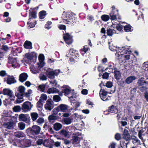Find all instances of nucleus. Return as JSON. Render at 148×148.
Returning <instances> with one entry per match:
<instances>
[{
    "label": "nucleus",
    "instance_id": "a19ab883",
    "mask_svg": "<svg viewBox=\"0 0 148 148\" xmlns=\"http://www.w3.org/2000/svg\"><path fill=\"white\" fill-rule=\"evenodd\" d=\"M46 85L45 84L40 85L38 86V90L42 92H44L45 88Z\"/></svg>",
    "mask_w": 148,
    "mask_h": 148
},
{
    "label": "nucleus",
    "instance_id": "dca6fc26",
    "mask_svg": "<svg viewBox=\"0 0 148 148\" xmlns=\"http://www.w3.org/2000/svg\"><path fill=\"white\" fill-rule=\"evenodd\" d=\"M38 59L39 60V62L38 63V65L40 66H43L45 64L44 62V56L43 54H41L39 56Z\"/></svg>",
    "mask_w": 148,
    "mask_h": 148
},
{
    "label": "nucleus",
    "instance_id": "1a4fd4ad",
    "mask_svg": "<svg viewBox=\"0 0 148 148\" xmlns=\"http://www.w3.org/2000/svg\"><path fill=\"white\" fill-rule=\"evenodd\" d=\"M107 92L104 90H101L99 92V95L101 99L104 101H105L107 100L108 96L107 95Z\"/></svg>",
    "mask_w": 148,
    "mask_h": 148
},
{
    "label": "nucleus",
    "instance_id": "c9c22d12",
    "mask_svg": "<svg viewBox=\"0 0 148 148\" xmlns=\"http://www.w3.org/2000/svg\"><path fill=\"white\" fill-rule=\"evenodd\" d=\"M144 78H141L138 80V83L139 86L144 85L146 84V82L144 80Z\"/></svg>",
    "mask_w": 148,
    "mask_h": 148
},
{
    "label": "nucleus",
    "instance_id": "6e6d98bb",
    "mask_svg": "<svg viewBox=\"0 0 148 148\" xmlns=\"http://www.w3.org/2000/svg\"><path fill=\"white\" fill-rule=\"evenodd\" d=\"M113 86L112 83L111 82H107L106 84V86L108 88H111Z\"/></svg>",
    "mask_w": 148,
    "mask_h": 148
},
{
    "label": "nucleus",
    "instance_id": "69168bd1",
    "mask_svg": "<svg viewBox=\"0 0 148 148\" xmlns=\"http://www.w3.org/2000/svg\"><path fill=\"white\" fill-rule=\"evenodd\" d=\"M6 75V71H1L0 72V76L4 77Z\"/></svg>",
    "mask_w": 148,
    "mask_h": 148
},
{
    "label": "nucleus",
    "instance_id": "cd10ccee",
    "mask_svg": "<svg viewBox=\"0 0 148 148\" xmlns=\"http://www.w3.org/2000/svg\"><path fill=\"white\" fill-rule=\"evenodd\" d=\"M25 48L26 49H32V44L30 42L27 41L24 44Z\"/></svg>",
    "mask_w": 148,
    "mask_h": 148
},
{
    "label": "nucleus",
    "instance_id": "4d7b16f0",
    "mask_svg": "<svg viewBox=\"0 0 148 148\" xmlns=\"http://www.w3.org/2000/svg\"><path fill=\"white\" fill-rule=\"evenodd\" d=\"M44 120L43 118L40 117L37 120V122L38 124H42L43 123Z\"/></svg>",
    "mask_w": 148,
    "mask_h": 148
},
{
    "label": "nucleus",
    "instance_id": "8fccbe9b",
    "mask_svg": "<svg viewBox=\"0 0 148 148\" xmlns=\"http://www.w3.org/2000/svg\"><path fill=\"white\" fill-rule=\"evenodd\" d=\"M52 23L51 21H48L47 22V23L45 25V28L46 29H49L51 28V25Z\"/></svg>",
    "mask_w": 148,
    "mask_h": 148
},
{
    "label": "nucleus",
    "instance_id": "09e8293b",
    "mask_svg": "<svg viewBox=\"0 0 148 148\" xmlns=\"http://www.w3.org/2000/svg\"><path fill=\"white\" fill-rule=\"evenodd\" d=\"M13 110L15 112H18L21 110V108L20 106H16L13 108Z\"/></svg>",
    "mask_w": 148,
    "mask_h": 148
},
{
    "label": "nucleus",
    "instance_id": "a878e982",
    "mask_svg": "<svg viewBox=\"0 0 148 148\" xmlns=\"http://www.w3.org/2000/svg\"><path fill=\"white\" fill-rule=\"evenodd\" d=\"M16 82V81L14 77H8L7 79V83L9 84L15 83Z\"/></svg>",
    "mask_w": 148,
    "mask_h": 148
},
{
    "label": "nucleus",
    "instance_id": "a18cd8bd",
    "mask_svg": "<svg viewBox=\"0 0 148 148\" xmlns=\"http://www.w3.org/2000/svg\"><path fill=\"white\" fill-rule=\"evenodd\" d=\"M19 128L21 130H23L25 127V124L23 122H20L18 124Z\"/></svg>",
    "mask_w": 148,
    "mask_h": 148
},
{
    "label": "nucleus",
    "instance_id": "052dcab7",
    "mask_svg": "<svg viewBox=\"0 0 148 148\" xmlns=\"http://www.w3.org/2000/svg\"><path fill=\"white\" fill-rule=\"evenodd\" d=\"M116 144V143L115 142H112L110 143V145L109 146V148H115Z\"/></svg>",
    "mask_w": 148,
    "mask_h": 148
},
{
    "label": "nucleus",
    "instance_id": "393cba45",
    "mask_svg": "<svg viewBox=\"0 0 148 148\" xmlns=\"http://www.w3.org/2000/svg\"><path fill=\"white\" fill-rule=\"evenodd\" d=\"M60 134L65 137L69 138L71 136V133L66 130H62L60 131Z\"/></svg>",
    "mask_w": 148,
    "mask_h": 148
},
{
    "label": "nucleus",
    "instance_id": "5fc2aeb1",
    "mask_svg": "<svg viewBox=\"0 0 148 148\" xmlns=\"http://www.w3.org/2000/svg\"><path fill=\"white\" fill-rule=\"evenodd\" d=\"M39 78L40 79L42 80H46L47 79L45 75L42 74L39 76Z\"/></svg>",
    "mask_w": 148,
    "mask_h": 148
},
{
    "label": "nucleus",
    "instance_id": "0e129e2a",
    "mask_svg": "<svg viewBox=\"0 0 148 148\" xmlns=\"http://www.w3.org/2000/svg\"><path fill=\"white\" fill-rule=\"evenodd\" d=\"M81 92L83 95H86L88 94V90L87 89H84L82 90Z\"/></svg>",
    "mask_w": 148,
    "mask_h": 148
},
{
    "label": "nucleus",
    "instance_id": "20e7f679",
    "mask_svg": "<svg viewBox=\"0 0 148 148\" xmlns=\"http://www.w3.org/2000/svg\"><path fill=\"white\" fill-rule=\"evenodd\" d=\"M63 88L62 92L64 94L65 96H67L72 93H73L74 90H72L71 88L67 85H64L62 86Z\"/></svg>",
    "mask_w": 148,
    "mask_h": 148
},
{
    "label": "nucleus",
    "instance_id": "338daca9",
    "mask_svg": "<svg viewBox=\"0 0 148 148\" xmlns=\"http://www.w3.org/2000/svg\"><path fill=\"white\" fill-rule=\"evenodd\" d=\"M58 28L60 29L65 30L66 29V26L63 25H60L58 26Z\"/></svg>",
    "mask_w": 148,
    "mask_h": 148
},
{
    "label": "nucleus",
    "instance_id": "3c124183",
    "mask_svg": "<svg viewBox=\"0 0 148 148\" xmlns=\"http://www.w3.org/2000/svg\"><path fill=\"white\" fill-rule=\"evenodd\" d=\"M56 116L52 115H49L48 117V120L50 122H51L52 120L56 119Z\"/></svg>",
    "mask_w": 148,
    "mask_h": 148
},
{
    "label": "nucleus",
    "instance_id": "680f3d73",
    "mask_svg": "<svg viewBox=\"0 0 148 148\" xmlns=\"http://www.w3.org/2000/svg\"><path fill=\"white\" fill-rule=\"evenodd\" d=\"M115 138L116 140H119L121 138L120 134L119 133L116 134L115 135Z\"/></svg>",
    "mask_w": 148,
    "mask_h": 148
},
{
    "label": "nucleus",
    "instance_id": "de8ad7c7",
    "mask_svg": "<svg viewBox=\"0 0 148 148\" xmlns=\"http://www.w3.org/2000/svg\"><path fill=\"white\" fill-rule=\"evenodd\" d=\"M101 18L102 20L104 21H107L109 18V16L106 15H102L101 17Z\"/></svg>",
    "mask_w": 148,
    "mask_h": 148
},
{
    "label": "nucleus",
    "instance_id": "a211bd4d",
    "mask_svg": "<svg viewBox=\"0 0 148 148\" xmlns=\"http://www.w3.org/2000/svg\"><path fill=\"white\" fill-rule=\"evenodd\" d=\"M17 91L21 94V97L20 99H22L25 90V88L23 86H20L17 88Z\"/></svg>",
    "mask_w": 148,
    "mask_h": 148
},
{
    "label": "nucleus",
    "instance_id": "ddd939ff",
    "mask_svg": "<svg viewBox=\"0 0 148 148\" xmlns=\"http://www.w3.org/2000/svg\"><path fill=\"white\" fill-rule=\"evenodd\" d=\"M25 58L30 60L34 58L35 59L37 58L36 53L34 52H32L30 53H26L25 54Z\"/></svg>",
    "mask_w": 148,
    "mask_h": 148
},
{
    "label": "nucleus",
    "instance_id": "423d86ee",
    "mask_svg": "<svg viewBox=\"0 0 148 148\" xmlns=\"http://www.w3.org/2000/svg\"><path fill=\"white\" fill-rule=\"evenodd\" d=\"M40 130V127L37 125L33 126L30 130V133L33 135L38 134Z\"/></svg>",
    "mask_w": 148,
    "mask_h": 148
},
{
    "label": "nucleus",
    "instance_id": "e2e57ef3",
    "mask_svg": "<svg viewBox=\"0 0 148 148\" xmlns=\"http://www.w3.org/2000/svg\"><path fill=\"white\" fill-rule=\"evenodd\" d=\"M32 93V90H29L27 92L25 93V96L27 97H28L30 96V95Z\"/></svg>",
    "mask_w": 148,
    "mask_h": 148
},
{
    "label": "nucleus",
    "instance_id": "e433bc0d",
    "mask_svg": "<svg viewBox=\"0 0 148 148\" xmlns=\"http://www.w3.org/2000/svg\"><path fill=\"white\" fill-rule=\"evenodd\" d=\"M39 18L40 19H43L45 17L46 15V12L44 10H42L39 13Z\"/></svg>",
    "mask_w": 148,
    "mask_h": 148
},
{
    "label": "nucleus",
    "instance_id": "774afa93",
    "mask_svg": "<svg viewBox=\"0 0 148 148\" xmlns=\"http://www.w3.org/2000/svg\"><path fill=\"white\" fill-rule=\"evenodd\" d=\"M145 97L147 101H148V89H147V91L145 93Z\"/></svg>",
    "mask_w": 148,
    "mask_h": 148
},
{
    "label": "nucleus",
    "instance_id": "aec40b11",
    "mask_svg": "<svg viewBox=\"0 0 148 148\" xmlns=\"http://www.w3.org/2000/svg\"><path fill=\"white\" fill-rule=\"evenodd\" d=\"M28 117V115L27 114H21L19 116V120L20 121L26 122L27 121Z\"/></svg>",
    "mask_w": 148,
    "mask_h": 148
},
{
    "label": "nucleus",
    "instance_id": "9b49d317",
    "mask_svg": "<svg viewBox=\"0 0 148 148\" xmlns=\"http://www.w3.org/2000/svg\"><path fill=\"white\" fill-rule=\"evenodd\" d=\"M8 63L12 64V67L15 68L17 65V60L15 58H12L10 56L8 58Z\"/></svg>",
    "mask_w": 148,
    "mask_h": 148
},
{
    "label": "nucleus",
    "instance_id": "39448f33",
    "mask_svg": "<svg viewBox=\"0 0 148 148\" xmlns=\"http://www.w3.org/2000/svg\"><path fill=\"white\" fill-rule=\"evenodd\" d=\"M53 102L50 100H48L45 104L44 108L46 110L51 111L53 108Z\"/></svg>",
    "mask_w": 148,
    "mask_h": 148
},
{
    "label": "nucleus",
    "instance_id": "0eeeda50",
    "mask_svg": "<svg viewBox=\"0 0 148 148\" xmlns=\"http://www.w3.org/2000/svg\"><path fill=\"white\" fill-rule=\"evenodd\" d=\"M56 70L53 71L50 69H48L46 72V74L48 77L50 79H53L56 75Z\"/></svg>",
    "mask_w": 148,
    "mask_h": 148
},
{
    "label": "nucleus",
    "instance_id": "37998d69",
    "mask_svg": "<svg viewBox=\"0 0 148 148\" xmlns=\"http://www.w3.org/2000/svg\"><path fill=\"white\" fill-rule=\"evenodd\" d=\"M79 133L78 132H75L73 133L74 135H75L76 136H74V138H73V140L74 142H77L79 140H78V137L77 136H78L79 135V134H78V133Z\"/></svg>",
    "mask_w": 148,
    "mask_h": 148
},
{
    "label": "nucleus",
    "instance_id": "473e14b6",
    "mask_svg": "<svg viewBox=\"0 0 148 148\" xmlns=\"http://www.w3.org/2000/svg\"><path fill=\"white\" fill-rule=\"evenodd\" d=\"M114 74L115 78L117 80L120 79L121 77V74L120 72L117 70H115L114 71Z\"/></svg>",
    "mask_w": 148,
    "mask_h": 148
},
{
    "label": "nucleus",
    "instance_id": "9d476101",
    "mask_svg": "<svg viewBox=\"0 0 148 148\" xmlns=\"http://www.w3.org/2000/svg\"><path fill=\"white\" fill-rule=\"evenodd\" d=\"M64 14H65L66 18H67V19H66V20L72 23H75V21H72L73 19V17H72L73 16V13L72 12H69L66 14H65L64 13L63 15H64Z\"/></svg>",
    "mask_w": 148,
    "mask_h": 148
},
{
    "label": "nucleus",
    "instance_id": "412c9836",
    "mask_svg": "<svg viewBox=\"0 0 148 148\" xmlns=\"http://www.w3.org/2000/svg\"><path fill=\"white\" fill-rule=\"evenodd\" d=\"M108 112L111 113L116 114L118 112V110L116 107L114 106H112L109 108Z\"/></svg>",
    "mask_w": 148,
    "mask_h": 148
},
{
    "label": "nucleus",
    "instance_id": "bb28decb",
    "mask_svg": "<svg viewBox=\"0 0 148 148\" xmlns=\"http://www.w3.org/2000/svg\"><path fill=\"white\" fill-rule=\"evenodd\" d=\"M58 92V90L54 88H50L47 91V93L49 94L56 93Z\"/></svg>",
    "mask_w": 148,
    "mask_h": 148
},
{
    "label": "nucleus",
    "instance_id": "49530a36",
    "mask_svg": "<svg viewBox=\"0 0 148 148\" xmlns=\"http://www.w3.org/2000/svg\"><path fill=\"white\" fill-rule=\"evenodd\" d=\"M60 111V110L58 106L57 107L55 108L52 111V114L56 115L58 114V113Z\"/></svg>",
    "mask_w": 148,
    "mask_h": 148
},
{
    "label": "nucleus",
    "instance_id": "7ed1b4c3",
    "mask_svg": "<svg viewBox=\"0 0 148 148\" xmlns=\"http://www.w3.org/2000/svg\"><path fill=\"white\" fill-rule=\"evenodd\" d=\"M3 94L5 95H7L9 99L12 101L15 99V97L12 91L9 88L4 89L3 90Z\"/></svg>",
    "mask_w": 148,
    "mask_h": 148
},
{
    "label": "nucleus",
    "instance_id": "79ce46f5",
    "mask_svg": "<svg viewBox=\"0 0 148 148\" xmlns=\"http://www.w3.org/2000/svg\"><path fill=\"white\" fill-rule=\"evenodd\" d=\"M53 100L56 102H58L61 100V98L58 95H54L53 98Z\"/></svg>",
    "mask_w": 148,
    "mask_h": 148
},
{
    "label": "nucleus",
    "instance_id": "4c0bfd02",
    "mask_svg": "<svg viewBox=\"0 0 148 148\" xmlns=\"http://www.w3.org/2000/svg\"><path fill=\"white\" fill-rule=\"evenodd\" d=\"M47 99V96L45 94H42L40 97L39 100L44 102V101L46 100Z\"/></svg>",
    "mask_w": 148,
    "mask_h": 148
},
{
    "label": "nucleus",
    "instance_id": "f3484780",
    "mask_svg": "<svg viewBox=\"0 0 148 148\" xmlns=\"http://www.w3.org/2000/svg\"><path fill=\"white\" fill-rule=\"evenodd\" d=\"M28 75L25 73H23L21 74L19 76V80L22 82L26 81Z\"/></svg>",
    "mask_w": 148,
    "mask_h": 148
},
{
    "label": "nucleus",
    "instance_id": "864d4df0",
    "mask_svg": "<svg viewBox=\"0 0 148 148\" xmlns=\"http://www.w3.org/2000/svg\"><path fill=\"white\" fill-rule=\"evenodd\" d=\"M143 69L145 71H148V65L146 63H144L143 64Z\"/></svg>",
    "mask_w": 148,
    "mask_h": 148
},
{
    "label": "nucleus",
    "instance_id": "b1692460",
    "mask_svg": "<svg viewBox=\"0 0 148 148\" xmlns=\"http://www.w3.org/2000/svg\"><path fill=\"white\" fill-rule=\"evenodd\" d=\"M124 30L125 32H132L133 30V28L130 24H127L124 27Z\"/></svg>",
    "mask_w": 148,
    "mask_h": 148
},
{
    "label": "nucleus",
    "instance_id": "f03ea898",
    "mask_svg": "<svg viewBox=\"0 0 148 148\" xmlns=\"http://www.w3.org/2000/svg\"><path fill=\"white\" fill-rule=\"evenodd\" d=\"M66 56L69 58V60L70 61L73 62L74 61L75 59L78 58L79 56V54L74 49H70Z\"/></svg>",
    "mask_w": 148,
    "mask_h": 148
},
{
    "label": "nucleus",
    "instance_id": "bf43d9fd",
    "mask_svg": "<svg viewBox=\"0 0 148 148\" xmlns=\"http://www.w3.org/2000/svg\"><path fill=\"white\" fill-rule=\"evenodd\" d=\"M27 24L28 25V27L30 28L34 27L35 25V23L30 22H28Z\"/></svg>",
    "mask_w": 148,
    "mask_h": 148
},
{
    "label": "nucleus",
    "instance_id": "13d9d810",
    "mask_svg": "<svg viewBox=\"0 0 148 148\" xmlns=\"http://www.w3.org/2000/svg\"><path fill=\"white\" fill-rule=\"evenodd\" d=\"M116 29L119 31H121L123 29V26L121 25H117L116 26Z\"/></svg>",
    "mask_w": 148,
    "mask_h": 148
},
{
    "label": "nucleus",
    "instance_id": "7c9ffc66",
    "mask_svg": "<svg viewBox=\"0 0 148 148\" xmlns=\"http://www.w3.org/2000/svg\"><path fill=\"white\" fill-rule=\"evenodd\" d=\"M14 136L16 137H23L25 136V134L22 132H18L14 133Z\"/></svg>",
    "mask_w": 148,
    "mask_h": 148
},
{
    "label": "nucleus",
    "instance_id": "58836bf2",
    "mask_svg": "<svg viewBox=\"0 0 148 148\" xmlns=\"http://www.w3.org/2000/svg\"><path fill=\"white\" fill-rule=\"evenodd\" d=\"M63 121L64 123L67 125L71 124L72 122V119L69 117L64 118Z\"/></svg>",
    "mask_w": 148,
    "mask_h": 148
},
{
    "label": "nucleus",
    "instance_id": "2eb2a0df",
    "mask_svg": "<svg viewBox=\"0 0 148 148\" xmlns=\"http://www.w3.org/2000/svg\"><path fill=\"white\" fill-rule=\"evenodd\" d=\"M58 107L60 111L63 112H67L69 108L68 106L64 104H60Z\"/></svg>",
    "mask_w": 148,
    "mask_h": 148
},
{
    "label": "nucleus",
    "instance_id": "72a5a7b5",
    "mask_svg": "<svg viewBox=\"0 0 148 148\" xmlns=\"http://www.w3.org/2000/svg\"><path fill=\"white\" fill-rule=\"evenodd\" d=\"M32 120L34 121L36 120L38 117V114L36 112H32L30 114Z\"/></svg>",
    "mask_w": 148,
    "mask_h": 148
},
{
    "label": "nucleus",
    "instance_id": "6ab92c4d",
    "mask_svg": "<svg viewBox=\"0 0 148 148\" xmlns=\"http://www.w3.org/2000/svg\"><path fill=\"white\" fill-rule=\"evenodd\" d=\"M118 12V10H116L115 11H112L110 13V15L111 19L113 21H116L117 18H116V14Z\"/></svg>",
    "mask_w": 148,
    "mask_h": 148
},
{
    "label": "nucleus",
    "instance_id": "c756f323",
    "mask_svg": "<svg viewBox=\"0 0 148 148\" xmlns=\"http://www.w3.org/2000/svg\"><path fill=\"white\" fill-rule=\"evenodd\" d=\"M62 127V124L58 123H56L54 124L53 128L56 131H58L61 129Z\"/></svg>",
    "mask_w": 148,
    "mask_h": 148
},
{
    "label": "nucleus",
    "instance_id": "603ef678",
    "mask_svg": "<svg viewBox=\"0 0 148 148\" xmlns=\"http://www.w3.org/2000/svg\"><path fill=\"white\" fill-rule=\"evenodd\" d=\"M1 49L5 51H8L9 50V48L6 45L2 46Z\"/></svg>",
    "mask_w": 148,
    "mask_h": 148
},
{
    "label": "nucleus",
    "instance_id": "f8f14e48",
    "mask_svg": "<svg viewBox=\"0 0 148 148\" xmlns=\"http://www.w3.org/2000/svg\"><path fill=\"white\" fill-rule=\"evenodd\" d=\"M32 106L31 103L27 101L24 102L22 105V108L23 109L27 111H30L31 109Z\"/></svg>",
    "mask_w": 148,
    "mask_h": 148
},
{
    "label": "nucleus",
    "instance_id": "2f4dec72",
    "mask_svg": "<svg viewBox=\"0 0 148 148\" xmlns=\"http://www.w3.org/2000/svg\"><path fill=\"white\" fill-rule=\"evenodd\" d=\"M29 16L30 18H35L37 17V12L33 10H30Z\"/></svg>",
    "mask_w": 148,
    "mask_h": 148
},
{
    "label": "nucleus",
    "instance_id": "4be33fe9",
    "mask_svg": "<svg viewBox=\"0 0 148 148\" xmlns=\"http://www.w3.org/2000/svg\"><path fill=\"white\" fill-rule=\"evenodd\" d=\"M4 126L8 129H12L13 127V123L12 122H9L7 123H3Z\"/></svg>",
    "mask_w": 148,
    "mask_h": 148
},
{
    "label": "nucleus",
    "instance_id": "c85d7f7f",
    "mask_svg": "<svg viewBox=\"0 0 148 148\" xmlns=\"http://www.w3.org/2000/svg\"><path fill=\"white\" fill-rule=\"evenodd\" d=\"M43 102L42 101L39 100L37 102L36 104L38 110L39 111H41L42 109V106L43 105Z\"/></svg>",
    "mask_w": 148,
    "mask_h": 148
},
{
    "label": "nucleus",
    "instance_id": "5701e85b",
    "mask_svg": "<svg viewBox=\"0 0 148 148\" xmlns=\"http://www.w3.org/2000/svg\"><path fill=\"white\" fill-rule=\"evenodd\" d=\"M136 79L135 76H131L127 77L125 80L126 83L129 84L132 83L133 81Z\"/></svg>",
    "mask_w": 148,
    "mask_h": 148
},
{
    "label": "nucleus",
    "instance_id": "f257e3e1",
    "mask_svg": "<svg viewBox=\"0 0 148 148\" xmlns=\"http://www.w3.org/2000/svg\"><path fill=\"white\" fill-rule=\"evenodd\" d=\"M109 49L112 51H116V53L115 55L117 57L121 56V58L124 60H128L130 59L129 54L131 53V51L128 48L124 47L121 48H116V49H114L110 46Z\"/></svg>",
    "mask_w": 148,
    "mask_h": 148
},
{
    "label": "nucleus",
    "instance_id": "6e6552de",
    "mask_svg": "<svg viewBox=\"0 0 148 148\" xmlns=\"http://www.w3.org/2000/svg\"><path fill=\"white\" fill-rule=\"evenodd\" d=\"M64 38L65 42L68 45L71 44L73 42L72 36L68 33L64 34Z\"/></svg>",
    "mask_w": 148,
    "mask_h": 148
},
{
    "label": "nucleus",
    "instance_id": "ea45409f",
    "mask_svg": "<svg viewBox=\"0 0 148 148\" xmlns=\"http://www.w3.org/2000/svg\"><path fill=\"white\" fill-rule=\"evenodd\" d=\"M43 145L49 148H52L53 146L50 144V143L47 140H45L43 143Z\"/></svg>",
    "mask_w": 148,
    "mask_h": 148
},
{
    "label": "nucleus",
    "instance_id": "c03bdc74",
    "mask_svg": "<svg viewBox=\"0 0 148 148\" xmlns=\"http://www.w3.org/2000/svg\"><path fill=\"white\" fill-rule=\"evenodd\" d=\"M123 138L127 141L130 140V136L129 134L123 135Z\"/></svg>",
    "mask_w": 148,
    "mask_h": 148
},
{
    "label": "nucleus",
    "instance_id": "f704fd0d",
    "mask_svg": "<svg viewBox=\"0 0 148 148\" xmlns=\"http://www.w3.org/2000/svg\"><path fill=\"white\" fill-rule=\"evenodd\" d=\"M116 33V30L114 29H109L107 30V33L108 36H112Z\"/></svg>",
    "mask_w": 148,
    "mask_h": 148
},
{
    "label": "nucleus",
    "instance_id": "4468645a",
    "mask_svg": "<svg viewBox=\"0 0 148 148\" xmlns=\"http://www.w3.org/2000/svg\"><path fill=\"white\" fill-rule=\"evenodd\" d=\"M42 67L38 65V67L35 66L34 65H31L30 67V69L32 72L33 74H36L39 72L40 68Z\"/></svg>",
    "mask_w": 148,
    "mask_h": 148
}]
</instances>
